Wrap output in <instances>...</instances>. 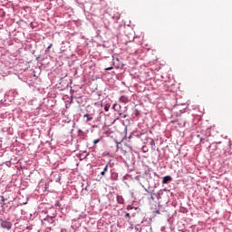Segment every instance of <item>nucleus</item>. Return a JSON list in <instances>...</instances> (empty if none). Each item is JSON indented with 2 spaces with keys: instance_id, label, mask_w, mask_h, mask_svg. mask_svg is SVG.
Returning a JSON list of instances; mask_svg holds the SVG:
<instances>
[{
  "instance_id": "1",
  "label": "nucleus",
  "mask_w": 232,
  "mask_h": 232,
  "mask_svg": "<svg viewBox=\"0 0 232 232\" xmlns=\"http://www.w3.org/2000/svg\"><path fill=\"white\" fill-rule=\"evenodd\" d=\"M1 227L3 229H12V222L1 220Z\"/></svg>"
},
{
  "instance_id": "2",
  "label": "nucleus",
  "mask_w": 232,
  "mask_h": 232,
  "mask_svg": "<svg viewBox=\"0 0 232 232\" xmlns=\"http://www.w3.org/2000/svg\"><path fill=\"white\" fill-rule=\"evenodd\" d=\"M172 179L170 178V176H166L163 178L162 183L163 184H168L169 182H171Z\"/></svg>"
},
{
  "instance_id": "3",
  "label": "nucleus",
  "mask_w": 232,
  "mask_h": 232,
  "mask_svg": "<svg viewBox=\"0 0 232 232\" xmlns=\"http://www.w3.org/2000/svg\"><path fill=\"white\" fill-rule=\"evenodd\" d=\"M108 165L104 167L103 170L101 172L102 177H104L106 175V173L108 172Z\"/></svg>"
},
{
  "instance_id": "4",
  "label": "nucleus",
  "mask_w": 232,
  "mask_h": 232,
  "mask_svg": "<svg viewBox=\"0 0 232 232\" xmlns=\"http://www.w3.org/2000/svg\"><path fill=\"white\" fill-rule=\"evenodd\" d=\"M120 102L124 103L128 102V97L126 96L120 97Z\"/></svg>"
},
{
  "instance_id": "5",
  "label": "nucleus",
  "mask_w": 232,
  "mask_h": 232,
  "mask_svg": "<svg viewBox=\"0 0 232 232\" xmlns=\"http://www.w3.org/2000/svg\"><path fill=\"white\" fill-rule=\"evenodd\" d=\"M83 117H87L86 122H90V121H92L93 117H91L88 114H85Z\"/></svg>"
},
{
  "instance_id": "6",
  "label": "nucleus",
  "mask_w": 232,
  "mask_h": 232,
  "mask_svg": "<svg viewBox=\"0 0 232 232\" xmlns=\"http://www.w3.org/2000/svg\"><path fill=\"white\" fill-rule=\"evenodd\" d=\"M110 107H111L110 103H107V104L104 106L105 111H110Z\"/></svg>"
},
{
  "instance_id": "7",
  "label": "nucleus",
  "mask_w": 232,
  "mask_h": 232,
  "mask_svg": "<svg viewBox=\"0 0 232 232\" xmlns=\"http://www.w3.org/2000/svg\"><path fill=\"white\" fill-rule=\"evenodd\" d=\"M100 141H101V140H99V139L98 140H93V144H98V142H100Z\"/></svg>"
},
{
  "instance_id": "8",
  "label": "nucleus",
  "mask_w": 232,
  "mask_h": 232,
  "mask_svg": "<svg viewBox=\"0 0 232 232\" xmlns=\"http://www.w3.org/2000/svg\"><path fill=\"white\" fill-rule=\"evenodd\" d=\"M125 217H126L127 218H130V213L127 212V213L125 214Z\"/></svg>"
},
{
  "instance_id": "9",
  "label": "nucleus",
  "mask_w": 232,
  "mask_h": 232,
  "mask_svg": "<svg viewBox=\"0 0 232 232\" xmlns=\"http://www.w3.org/2000/svg\"><path fill=\"white\" fill-rule=\"evenodd\" d=\"M106 70H113V67L106 68Z\"/></svg>"
},
{
  "instance_id": "10",
  "label": "nucleus",
  "mask_w": 232,
  "mask_h": 232,
  "mask_svg": "<svg viewBox=\"0 0 232 232\" xmlns=\"http://www.w3.org/2000/svg\"><path fill=\"white\" fill-rule=\"evenodd\" d=\"M50 48H52V44H50V45L47 47V50H50Z\"/></svg>"
},
{
  "instance_id": "11",
  "label": "nucleus",
  "mask_w": 232,
  "mask_h": 232,
  "mask_svg": "<svg viewBox=\"0 0 232 232\" xmlns=\"http://www.w3.org/2000/svg\"><path fill=\"white\" fill-rule=\"evenodd\" d=\"M127 209H131V206H128V207H127Z\"/></svg>"
},
{
  "instance_id": "12",
  "label": "nucleus",
  "mask_w": 232,
  "mask_h": 232,
  "mask_svg": "<svg viewBox=\"0 0 232 232\" xmlns=\"http://www.w3.org/2000/svg\"><path fill=\"white\" fill-rule=\"evenodd\" d=\"M127 117H128V115H126V114H125V115H123V119H126Z\"/></svg>"
},
{
  "instance_id": "13",
  "label": "nucleus",
  "mask_w": 232,
  "mask_h": 232,
  "mask_svg": "<svg viewBox=\"0 0 232 232\" xmlns=\"http://www.w3.org/2000/svg\"><path fill=\"white\" fill-rule=\"evenodd\" d=\"M156 213H157L158 215H160V211H159V210H158V211H156Z\"/></svg>"
},
{
  "instance_id": "14",
  "label": "nucleus",
  "mask_w": 232,
  "mask_h": 232,
  "mask_svg": "<svg viewBox=\"0 0 232 232\" xmlns=\"http://www.w3.org/2000/svg\"><path fill=\"white\" fill-rule=\"evenodd\" d=\"M2 200H3V202H5V197H2Z\"/></svg>"
},
{
  "instance_id": "15",
  "label": "nucleus",
  "mask_w": 232,
  "mask_h": 232,
  "mask_svg": "<svg viewBox=\"0 0 232 232\" xmlns=\"http://www.w3.org/2000/svg\"><path fill=\"white\" fill-rule=\"evenodd\" d=\"M112 109H113V110L115 109V104L112 106Z\"/></svg>"
}]
</instances>
